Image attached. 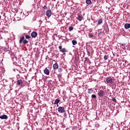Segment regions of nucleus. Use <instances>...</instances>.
Instances as JSON below:
<instances>
[{
    "mask_svg": "<svg viewBox=\"0 0 130 130\" xmlns=\"http://www.w3.org/2000/svg\"><path fill=\"white\" fill-rule=\"evenodd\" d=\"M31 36L33 38H35L37 37V32L34 31L32 32H31Z\"/></svg>",
    "mask_w": 130,
    "mask_h": 130,
    "instance_id": "6",
    "label": "nucleus"
},
{
    "mask_svg": "<svg viewBox=\"0 0 130 130\" xmlns=\"http://www.w3.org/2000/svg\"><path fill=\"white\" fill-rule=\"evenodd\" d=\"M1 119H8V116L7 115L3 114L0 116Z\"/></svg>",
    "mask_w": 130,
    "mask_h": 130,
    "instance_id": "5",
    "label": "nucleus"
},
{
    "mask_svg": "<svg viewBox=\"0 0 130 130\" xmlns=\"http://www.w3.org/2000/svg\"><path fill=\"white\" fill-rule=\"evenodd\" d=\"M72 43L73 45H76V44H77L78 42H77V41L73 40L72 41Z\"/></svg>",
    "mask_w": 130,
    "mask_h": 130,
    "instance_id": "12",
    "label": "nucleus"
},
{
    "mask_svg": "<svg viewBox=\"0 0 130 130\" xmlns=\"http://www.w3.org/2000/svg\"><path fill=\"white\" fill-rule=\"evenodd\" d=\"M55 105H57V106L58 107V104H55Z\"/></svg>",
    "mask_w": 130,
    "mask_h": 130,
    "instance_id": "33",
    "label": "nucleus"
},
{
    "mask_svg": "<svg viewBox=\"0 0 130 130\" xmlns=\"http://www.w3.org/2000/svg\"><path fill=\"white\" fill-rule=\"evenodd\" d=\"M53 69H54V70H57V69H58V64H57V63L53 64Z\"/></svg>",
    "mask_w": 130,
    "mask_h": 130,
    "instance_id": "7",
    "label": "nucleus"
},
{
    "mask_svg": "<svg viewBox=\"0 0 130 130\" xmlns=\"http://www.w3.org/2000/svg\"><path fill=\"white\" fill-rule=\"evenodd\" d=\"M98 23V25H100L102 24V18L99 19Z\"/></svg>",
    "mask_w": 130,
    "mask_h": 130,
    "instance_id": "16",
    "label": "nucleus"
},
{
    "mask_svg": "<svg viewBox=\"0 0 130 130\" xmlns=\"http://www.w3.org/2000/svg\"><path fill=\"white\" fill-rule=\"evenodd\" d=\"M60 52H62V53H63L64 52H67V50L66 49V48H63V49L60 50Z\"/></svg>",
    "mask_w": 130,
    "mask_h": 130,
    "instance_id": "18",
    "label": "nucleus"
},
{
    "mask_svg": "<svg viewBox=\"0 0 130 130\" xmlns=\"http://www.w3.org/2000/svg\"><path fill=\"white\" fill-rule=\"evenodd\" d=\"M59 102H60V100H59L58 99H56L55 100L54 104H58V103H59Z\"/></svg>",
    "mask_w": 130,
    "mask_h": 130,
    "instance_id": "15",
    "label": "nucleus"
},
{
    "mask_svg": "<svg viewBox=\"0 0 130 130\" xmlns=\"http://www.w3.org/2000/svg\"><path fill=\"white\" fill-rule=\"evenodd\" d=\"M124 28L125 29H129V28H130V24H128V23L125 24Z\"/></svg>",
    "mask_w": 130,
    "mask_h": 130,
    "instance_id": "10",
    "label": "nucleus"
},
{
    "mask_svg": "<svg viewBox=\"0 0 130 130\" xmlns=\"http://www.w3.org/2000/svg\"><path fill=\"white\" fill-rule=\"evenodd\" d=\"M63 100H64V99H66V98L64 96H63Z\"/></svg>",
    "mask_w": 130,
    "mask_h": 130,
    "instance_id": "32",
    "label": "nucleus"
},
{
    "mask_svg": "<svg viewBox=\"0 0 130 130\" xmlns=\"http://www.w3.org/2000/svg\"><path fill=\"white\" fill-rule=\"evenodd\" d=\"M92 92H93V90L92 89V88L88 89V94H91V93H92Z\"/></svg>",
    "mask_w": 130,
    "mask_h": 130,
    "instance_id": "19",
    "label": "nucleus"
},
{
    "mask_svg": "<svg viewBox=\"0 0 130 130\" xmlns=\"http://www.w3.org/2000/svg\"><path fill=\"white\" fill-rule=\"evenodd\" d=\"M58 72H59V73H61V72H62V69L61 68H59L58 69Z\"/></svg>",
    "mask_w": 130,
    "mask_h": 130,
    "instance_id": "23",
    "label": "nucleus"
},
{
    "mask_svg": "<svg viewBox=\"0 0 130 130\" xmlns=\"http://www.w3.org/2000/svg\"><path fill=\"white\" fill-rule=\"evenodd\" d=\"M86 4L89 6L90 5H91V4H92V2L91 1V0H86Z\"/></svg>",
    "mask_w": 130,
    "mask_h": 130,
    "instance_id": "11",
    "label": "nucleus"
},
{
    "mask_svg": "<svg viewBox=\"0 0 130 130\" xmlns=\"http://www.w3.org/2000/svg\"><path fill=\"white\" fill-rule=\"evenodd\" d=\"M87 54H88V55H90V52H89V51H87Z\"/></svg>",
    "mask_w": 130,
    "mask_h": 130,
    "instance_id": "29",
    "label": "nucleus"
},
{
    "mask_svg": "<svg viewBox=\"0 0 130 130\" xmlns=\"http://www.w3.org/2000/svg\"><path fill=\"white\" fill-rule=\"evenodd\" d=\"M91 98H97V96H96L95 94H92L91 95Z\"/></svg>",
    "mask_w": 130,
    "mask_h": 130,
    "instance_id": "26",
    "label": "nucleus"
},
{
    "mask_svg": "<svg viewBox=\"0 0 130 130\" xmlns=\"http://www.w3.org/2000/svg\"><path fill=\"white\" fill-rule=\"evenodd\" d=\"M98 95L100 97H104V95H105V92L102 90H100V92L98 93Z\"/></svg>",
    "mask_w": 130,
    "mask_h": 130,
    "instance_id": "3",
    "label": "nucleus"
},
{
    "mask_svg": "<svg viewBox=\"0 0 130 130\" xmlns=\"http://www.w3.org/2000/svg\"><path fill=\"white\" fill-rule=\"evenodd\" d=\"M112 101H114V102H117L116 99H115V98H112Z\"/></svg>",
    "mask_w": 130,
    "mask_h": 130,
    "instance_id": "25",
    "label": "nucleus"
},
{
    "mask_svg": "<svg viewBox=\"0 0 130 130\" xmlns=\"http://www.w3.org/2000/svg\"><path fill=\"white\" fill-rule=\"evenodd\" d=\"M43 9L44 10H47V7L46 6L44 5V6L42 7Z\"/></svg>",
    "mask_w": 130,
    "mask_h": 130,
    "instance_id": "27",
    "label": "nucleus"
},
{
    "mask_svg": "<svg viewBox=\"0 0 130 130\" xmlns=\"http://www.w3.org/2000/svg\"><path fill=\"white\" fill-rule=\"evenodd\" d=\"M52 14V12L50 10H47L46 13V15L47 17H51Z\"/></svg>",
    "mask_w": 130,
    "mask_h": 130,
    "instance_id": "4",
    "label": "nucleus"
},
{
    "mask_svg": "<svg viewBox=\"0 0 130 130\" xmlns=\"http://www.w3.org/2000/svg\"><path fill=\"white\" fill-rule=\"evenodd\" d=\"M121 46H124V44H121Z\"/></svg>",
    "mask_w": 130,
    "mask_h": 130,
    "instance_id": "30",
    "label": "nucleus"
},
{
    "mask_svg": "<svg viewBox=\"0 0 130 130\" xmlns=\"http://www.w3.org/2000/svg\"><path fill=\"white\" fill-rule=\"evenodd\" d=\"M113 83V79L111 78V77H107L106 78V84H112Z\"/></svg>",
    "mask_w": 130,
    "mask_h": 130,
    "instance_id": "2",
    "label": "nucleus"
},
{
    "mask_svg": "<svg viewBox=\"0 0 130 130\" xmlns=\"http://www.w3.org/2000/svg\"><path fill=\"white\" fill-rule=\"evenodd\" d=\"M22 84H23V81H22V80L20 79L17 81V85L18 86H20V85H22Z\"/></svg>",
    "mask_w": 130,
    "mask_h": 130,
    "instance_id": "9",
    "label": "nucleus"
},
{
    "mask_svg": "<svg viewBox=\"0 0 130 130\" xmlns=\"http://www.w3.org/2000/svg\"><path fill=\"white\" fill-rule=\"evenodd\" d=\"M1 18H2V17H1V15H0V19H1Z\"/></svg>",
    "mask_w": 130,
    "mask_h": 130,
    "instance_id": "34",
    "label": "nucleus"
},
{
    "mask_svg": "<svg viewBox=\"0 0 130 130\" xmlns=\"http://www.w3.org/2000/svg\"><path fill=\"white\" fill-rule=\"evenodd\" d=\"M93 37H94V34H93V33L89 34L88 37H89V38H93Z\"/></svg>",
    "mask_w": 130,
    "mask_h": 130,
    "instance_id": "17",
    "label": "nucleus"
},
{
    "mask_svg": "<svg viewBox=\"0 0 130 130\" xmlns=\"http://www.w3.org/2000/svg\"><path fill=\"white\" fill-rule=\"evenodd\" d=\"M69 31H73L74 30V27L73 26H70L69 27Z\"/></svg>",
    "mask_w": 130,
    "mask_h": 130,
    "instance_id": "21",
    "label": "nucleus"
},
{
    "mask_svg": "<svg viewBox=\"0 0 130 130\" xmlns=\"http://www.w3.org/2000/svg\"><path fill=\"white\" fill-rule=\"evenodd\" d=\"M24 39H25V37H24V36L20 38V39L19 40V43H21L22 42H23V41H24Z\"/></svg>",
    "mask_w": 130,
    "mask_h": 130,
    "instance_id": "14",
    "label": "nucleus"
},
{
    "mask_svg": "<svg viewBox=\"0 0 130 130\" xmlns=\"http://www.w3.org/2000/svg\"><path fill=\"white\" fill-rule=\"evenodd\" d=\"M44 73L45 75H49V70L47 69V68H45L44 70Z\"/></svg>",
    "mask_w": 130,
    "mask_h": 130,
    "instance_id": "8",
    "label": "nucleus"
},
{
    "mask_svg": "<svg viewBox=\"0 0 130 130\" xmlns=\"http://www.w3.org/2000/svg\"><path fill=\"white\" fill-rule=\"evenodd\" d=\"M109 57L108 56V55H106L104 56V58L105 60H107V59L109 58Z\"/></svg>",
    "mask_w": 130,
    "mask_h": 130,
    "instance_id": "20",
    "label": "nucleus"
},
{
    "mask_svg": "<svg viewBox=\"0 0 130 130\" xmlns=\"http://www.w3.org/2000/svg\"><path fill=\"white\" fill-rule=\"evenodd\" d=\"M59 113H66V110L63 107H59L57 109Z\"/></svg>",
    "mask_w": 130,
    "mask_h": 130,
    "instance_id": "1",
    "label": "nucleus"
},
{
    "mask_svg": "<svg viewBox=\"0 0 130 130\" xmlns=\"http://www.w3.org/2000/svg\"><path fill=\"white\" fill-rule=\"evenodd\" d=\"M58 48H59V49H60V50H61L62 49V46H59L58 47Z\"/></svg>",
    "mask_w": 130,
    "mask_h": 130,
    "instance_id": "28",
    "label": "nucleus"
},
{
    "mask_svg": "<svg viewBox=\"0 0 130 130\" xmlns=\"http://www.w3.org/2000/svg\"><path fill=\"white\" fill-rule=\"evenodd\" d=\"M25 38L26 39H30V38H31V37L29 36L28 35H26Z\"/></svg>",
    "mask_w": 130,
    "mask_h": 130,
    "instance_id": "24",
    "label": "nucleus"
},
{
    "mask_svg": "<svg viewBox=\"0 0 130 130\" xmlns=\"http://www.w3.org/2000/svg\"><path fill=\"white\" fill-rule=\"evenodd\" d=\"M77 20H78V21H82V20H83V16H78V17H77Z\"/></svg>",
    "mask_w": 130,
    "mask_h": 130,
    "instance_id": "13",
    "label": "nucleus"
},
{
    "mask_svg": "<svg viewBox=\"0 0 130 130\" xmlns=\"http://www.w3.org/2000/svg\"><path fill=\"white\" fill-rule=\"evenodd\" d=\"M85 60H87V59H88V57H85Z\"/></svg>",
    "mask_w": 130,
    "mask_h": 130,
    "instance_id": "31",
    "label": "nucleus"
},
{
    "mask_svg": "<svg viewBox=\"0 0 130 130\" xmlns=\"http://www.w3.org/2000/svg\"><path fill=\"white\" fill-rule=\"evenodd\" d=\"M23 44H27V43H28V41H27V40H24L23 41Z\"/></svg>",
    "mask_w": 130,
    "mask_h": 130,
    "instance_id": "22",
    "label": "nucleus"
}]
</instances>
